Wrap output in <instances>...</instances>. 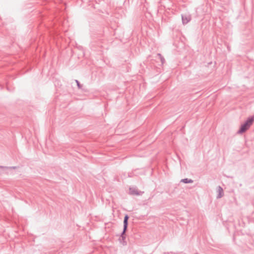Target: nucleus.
<instances>
[{
    "instance_id": "nucleus-1",
    "label": "nucleus",
    "mask_w": 254,
    "mask_h": 254,
    "mask_svg": "<svg viewBox=\"0 0 254 254\" xmlns=\"http://www.w3.org/2000/svg\"><path fill=\"white\" fill-rule=\"evenodd\" d=\"M254 121V116L249 117L246 121L241 125L239 130L237 131L238 134H242L246 131L253 125Z\"/></svg>"
},
{
    "instance_id": "nucleus-2",
    "label": "nucleus",
    "mask_w": 254,
    "mask_h": 254,
    "mask_svg": "<svg viewBox=\"0 0 254 254\" xmlns=\"http://www.w3.org/2000/svg\"><path fill=\"white\" fill-rule=\"evenodd\" d=\"M129 219V216L127 214H126L125 216L124 219V228H123V231L122 233H121V237L122 238V239L123 240H124L126 239V236L125 233L127 230V226H128V220Z\"/></svg>"
},
{
    "instance_id": "nucleus-3",
    "label": "nucleus",
    "mask_w": 254,
    "mask_h": 254,
    "mask_svg": "<svg viewBox=\"0 0 254 254\" xmlns=\"http://www.w3.org/2000/svg\"><path fill=\"white\" fill-rule=\"evenodd\" d=\"M144 191H139L135 188H129V194L131 195H141Z\"/></svg>"
},
{
    "instance_id": "nucleus-4",
    "label": "nucleus",
    "mask_w": 254,
    "mask_h": 254,
    "mask_svg": "<svg viewBox=\"0 0 254 254\" xmlns=\"http://www.w3.org/2000/svg\"><path fill=\"white\" fill-rule=\"evenodd\" d=\"M182 20L183 24H186L189 23L191 20V16L189 15L182 14Z\"/></svg>"
},
{
    "instance_id": "nucleus-5",
    "label": "nucleus",
    "mask_w": 254,
    "mask_h": 254,
    "mask_svg": "<svg viewBox=\"0 0 254 254\" xmlns=\"http://www.w3.org/2000/svg\"><path fill=\"white\" fill-rule=\"evenodd\" d=\"M218 194L217 196V198H220L222 197L224 194L223 190L222 188L220 186H218Z\"/></svg>"
},
{
    "instance_id": "nucleus-6",
    "label": "nucleus",
    "mask_w": 254,
    "mask_h": 254,
    "mask_svg": "<svg viewBox=\"0 0 254 254\" xmlns=\"http://www.w3.org/2000/svg\"><path fill=\"white\" fill-rule=\"evenodd\" d=\"M180 182L185 184H189L192 183L193 182V181L190 179L185 178L182 179Z\"/></svg>"
},
{
    "instance_id": "nucleus-7",
    "label": "nucleus",
    "mask_w": 254,
    "mask_h": 254,
    "mask_svg": "<svg viewBox=\"0 0 254 254\" xmlns=\"http://www.w3.org/2000/svg\"><path fill=\"white\" fill-rule=\"evenodd\" d=\"M157 56L159 57L162 64H163L165 62V60L164 58L160 53L157 54Z\"/></svg>"
},
{
    "instance_id": "nucleus-8",
    "label": "nucleus",
    "mask_w": 254,
    "mask_h": 254,
    "mask_svg": "<svg viewBox=\"0 0 254 254\" xmlns=\"http://www.w3.org/2000/svg\"><path fill=\"white\" fill-rule=\"evenodd\" d=\"M17 167L16 166H12V167H6V166H0V168H3V169H15Z\"/></svg>"
},
{
    "instance_id": "nucleus-9",
    "label": "nucleus",
    "mask_w": 254,
    "mask_h": 254,
    "mask_svg": "<svg viewBox=\"0 0 254 254\" xmlns=\"http://www.w3.org/2000/svg\"><path fill=\"white\" fill-rule=\"evenodd\" d=\"M75 82L76 83L77 86L78 88V89H81L82 85L80 83L79 81L78 80H75Z\"/></svg>"
},
{
    "instance_id": "nucleus-10",
    "label": "nucleus",
    "mask_w": 254,
    "mask_h": 254,
    "mask_svg": "<svg viewBox=\"0 0 254 254\" xmlns=\"http://www.w3.org/2000/svg\"><path fill=\"white\" fill-rule=\"evenodd\" d=\"M198 254L196 253V254Z\"/></svg>"
}]
</instances>
